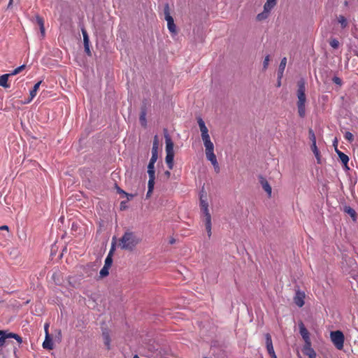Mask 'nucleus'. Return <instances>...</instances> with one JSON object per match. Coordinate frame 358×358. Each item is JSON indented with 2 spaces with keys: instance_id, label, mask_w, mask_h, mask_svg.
<instances>
[{
  "instance_id": "1",
  "label": "nucleus",
  "mask_w": 358,
  "mask_h": 358,
  "mask_svg": "<svg viewBox=\"0 0 358 358\" xmlns=\"http://www.w3.org/2000/svg\"><path fill=\"white\" fill-rule=\"evenodd\" d=\"M140 241V238L136 236L135 233L127 231L119 240V247L122 250L133 251Z\"/></svg>"
},
{
  "instance_id": "2",
  "label": "nucleus",
  "mask_w": 358,
  "mask_h": 358,
  "mask_svg": "<svg viewBox=\"0 0 358 358\" xmlns=\"http://www.w3.org/2000/svg\"><path fill=\"white\" fill-rule=\"evenodd\" d=\"M298 90H297V108L298 113L300 117L303 118L306 116V83L303 79H301L298 83Z\"/></svg>"
},
{
  "instance_id": "3",
  "label": "nucleus",
  "mask_w": 358,
  "mask_h": 358,
  "mask_svg": "<svg viewBox=\"0 0 358 358\" xmlns=\"http://www.w3.org/2000/svg\"><path fill=\"white\" fill-rule=\"evenodd\" d=\"M164 138L166 143V157L165 161L168 168L171 170L173 168V159H174V150H173V142L171 140L169 134L167 132V129H164Z\"/></svg>"
},
{
  "instance_id": "4",
  "label": "nucleus",
  "mask_w": 358,
  "mask_h": 358,
  "mask_svg": "<svg viewBox=\"0 0 358 358\" xmlns=\"http://www.w3.org/2000/svg\"><path fill=\"white\" fill-rule=\"evenodd\" d=\"M14 338L19 344L22 343V338L17 334L8 331L0 330V347H3L8 339Z\"/></svg>"
},
{
  "instance_id": "5",
  "label": "nucleus",
  "mask_w": 358,
  "mask_h": 358,
  "mask_svg": "<svg viewBox=\"0 0 358 358\" xmlns=\"http://www.w3.org/2000/svg\"><path fill=\"white\" fill-rule=\"evenodd\" d=\"M197 123L200 129L201 139L203 142V145L212 143L210 135L208 134V129L206 126V124L201 117H197Z\"/></svg>"
},
{
  "instance_id": "6",
  "label": "nucleus",
  "mask_w": 358,
  "mask_h": 358,
  "mask_svg": "<svg viewBox=\"0 0 358 358\" xmlns=\"http://www.w3.org/2000/svg\"><path fill=\"white\" fill-rule=\"evenodd\" d=\"M330 337L332 343L338 350L343 348L344 335L341 331L337 330L330 333Z\"/></svg>"
},
{
  "instance_id": "7",
  "label": "nucleus",
  "mask_w": 358,
  "mask_h": 358,
  "mask_svg": "<svg viewBox=\"0 0 358 358\" xmlns=\"http://www.w3.org/2000/svg\"><path fill=\"white\" fill-rule=\"evenodd\" d=\"M164 12L165 20L167 22L168 29L171 34H176V24H174L173 17L170 15L169 6L168 3H166L164 6Z\"/></svg>"
},
{
  "instance_id": "8",
  "label": "nucleus",
  "mask_w": 358,
  "mask_h": 358,
  "mask_svg": "<svg viewBox=\"0 0 358 358\" xmlns=\"http://www.w3.org/2000/svg\"><path fill=\"white\" fill-rule=\"evenodd\" d=\"M206 150V156L208 161L211 163L217 161L216 155L214 153V144L213 143L204 145Z\"/></svg>"
},
{
  "instance_id": "9",
  "label": "nucleus",
  "mask_w": 358,
  "mask_h": 358,
  "mask_svg": "<svg viewBox=\"0 0 358 358\" xmlns=\"http://www.w3.org/2000/svg\"><path fill=\"white\" fill-rule=\"evenodd\" d=\"M265 339H266V349H267V352H268V355L272 358H277L276 355L274 351V349H273L272 339H271V336L270 334L267 333L265 334Z\"/></svg>"
},
{
  "instance_id": "10",
  "label": "nucleus",
  "mask_w": 358,
  "mask_h": 358,
  "mask_svg": "<svg viewBox=\"0 0 358 358\" xmlns=\"http://www.w3.org/2000/svg\"><path fill=\"white\" fill-rule=\"evenodd\" d=\"M303 352L309 358H316V352L311 347V342L306 343L303 348Z\"/></svg>"
},
{
  "instance_id": "11",
  "label": "nucleus",
  "mask_w": 358,
  "mask_h": 358,
  "mask_svg": "<svg viewBox=\"0 0 358 358\" xmlns=\"http://www.w3.org/2000/svg\"><path fill=\"white\" fill-rule=\"evenodd\" d=\"M299 333L306 343L310 342L309 332L302 322L299 324Z\"/></svg>"
},
{
  "instance_id": "12",
  "label": "nucleus",
  "mask_w": 358,
  "mask_h": 358,
  "mask_svg": "<svg viewBox=\"0 0 358 358\" xmlns=\"http://www.w3.org/2000/svg\"><path fill=\"white\" fill-rule=\"evenodd\" d=\"M304 299H305V294L303 292H296L294 297V301L295 304L299 307H302L304 305Z\"/></svg>"
},
{
  "instance_id": "13",
  "label": "nucleus",
  "mask_w": 358,
  "mask_h": 358,
  "mask_svg": "<svg viewBox=\"0 0 358 358\" xmlns=\"http://www.w3.org/2000/svg\"><path fill=\"white\" fill-rule=\"evenodd\" d=\"M259 182L263 187V189L265 190V192L268 194V196L270 197L271 196L272 189L271 185H269L267 180L264 178L263 176H259Z\"/></svg>"
},
{
  "instance_id": "14",
  "label": "nucleus",
  "mask_w": 358,
  "mask_h": 358,
  "mask_svg": "<svg viewBox=\"0 0 358 358\" xmlns=\"http://www.w3.org/2000/svg\"><path fill=\"white\" fill-rule=\"evenodd\" d=\"M158 147H159V141L158 137L157 135L154 137V141L152 143V157L150 159H154L155 160H157L158 158Z\"/></svg>"
},
{
  "instance_id": "15",
  "label": "nucleus",
  "mask_w": 358,
  "mask_h": 358,
  "mask_svg": "<svg viewBox=\"0 0 358 358\" xmlns=\"http://www.w3.org/2000/svg\"><path fill=\"white\" fill-rule=\"evenodd\" d=\"M53 347L54 346H53L52 340L49 333L46 332L45 338L43 343V348L44 349H47V350H52V349H53Z\"/></svg>"
},
{
  "instance_id": "16",
  "label": "nucleus",
  "mask_w": 358,
  "mask_h": 358,
  "mask_svg": "<svg viewBox=\"0 0 358 358\" xmlns=\"http://www.w3.org/2000/svg\"><path fill=\"white\" fill-rule=\"evenodd\" d=\"M336 152L337 153V155H338L340 160L341 161V162L348 169H349L348 167V163L349 162L348 156L347 155H345V153L342 152L341 151H340L339 150H338L337 148H336Z\"/></svg>"
},
{
  "instance_id": "17",
  "label": "nucleus",
  "mask_w": 358,
  "mask_h": 358,
  "mask_svg": "<svg viewBox=\"0 0 358 358\" xmlns=\"http://www.w3.org/2000/svg\"><path fill=\"white\" fill-rule=\"evenodd\" d=\"M36 22L39 26L41 37L44 38L45 32L43 19L41 16L37 15H36Z\"/></svg>"
},
{
  "instance_id": "18",
  "label": "nucleus",
  "mask_w": 358,
  "mask_h": 358,
  "mask_svg": "<svg viewBox=\"0 0 358 358\" xmlns=\"http://www.w3.org/2000/svg\"><path fill=\"white\" fill-rule=\"evenodd\" d=\"M286 64H287V58L283 57L281 59V62H280V66L278 68V76L279 80H280L281 78L282 77L283 72H284L285 66H286Z\"/></svg>"
},
{
  "instance_id": "19",
  "label": "nucleus",
  "mask_w": 358,
  "mask_h": 358,
  "mask_svg": "<svg viewBox=\"0 0 358 358\" xmlns=\"http://www.w3.org/2000/svg\"><path fill=\"white\" fill-rule=\"evenodd\" d=\"M343 211L345 213L348 214L354 221L356 220L357 213L352 208H351L350 206H345L343 207Z\"/></svg>"
},
{
  "instance_id": "20",
  "label": "nucleus",
  "mask_w": 358,
  "mask_h": 358,
  "mask_svg": "<svg viewBox=\"0 0 358 358\" xmlns=\"http://www.w3.org/2000/svg\"><path fill=\"white\" fill-rule=\"evenodd\" d=\"M10 76V73L3 74L0 76V86L8 88L9 85H8V77Z\"/></svg>"
},
{
  "instance_id": "21",
  "label": "nucleus",
  "mask_w": 358,
  "mask_h": 358,
  "mask_svg": "<svg viewBox=\"0 0 358 358\" xmlns=\"http://www.w3.org/2000/svg\"><path fill=\"white\" fill-rule=\"evenodd\" d=\"M311 150H312L313 152L314 153V155L317 159V164H321V156H320V151L317 147V145H315V144L311 145Z\"/></svg>"
},
{
  "instance_id": "22",
  "label": "nucleus",
  "mask_w": 358,
  "mask_h": 358,
  "mask_svg": "<svg viewBox=\"0 0 358 358\" xmlns=\"http://www.w3.org/2000/svg\"><path fill=\"white\" fill-rule=\"evenodd\" d=\"M41 84V81H39L34 85L33 89L30 91V99L28 102L31 101L36 96Z\"/></svg>"
},
{
  "instance_id": "23",
  "label": "nucleus",
  "mask_w": 358,
  "mask_h": 358,
  "mask_svg": "<svg viewBox=\"0 0 358 358\" xmlns=\"http://www.w3.org/2000/svg\"><path fill=\"white\" fill-rule=\"evenodd\" d=\"M270 12V10H265V8H264V10L257 15V20L258 21H262L264 20L267 19L269 16Z\"/></svg>"
},
{
  "instance_id": "24",
  "label": "nucleus",
  "mask_w": 358,
  "mask_h": 358,
  "mask_svg": "<svg viewBox=\"0 0 358 358\" xmlns=\"http://www.w3.org/2000/svg\"><path fill=\"white\" fill-rule=\"evenodd\" d=\"M276 1L277 0H266V2L264 6V8H265V10H268L271 11L276 5Z\"/></svg>"
},
{
  "instance_id": "25",
  "label": "nucleus",
  "mask_w": 358,
  "mask_h": 358,
  "mask_svg": "<svg viewBox=\"0 0 358 358\" xmlns=\"http://www.w3.org/2000/svg\"><path fill=\"white\" fill-rule=\"evenodd\" d=\"M337 20L338 23L341 24V28L345 29L348 27V20L343 15H339L337 17Z\"/></svg>"
},
{
  "instance_id": "26",
  "label": "nucleus",
  "mask_w": 358,
  "mask_h": 358,
  "mask_svg": "<svg viewBox=\"0 0 358 358\" xmlns=\"http://www.w3.org/2000/svg\"><path fill=\"white\" fill-rule=\"evenodd\" d=\"M201 212L204 216V222H211V215L209 213L208 208L202 209Z\"/></svg>"
},
{
  "instance_id": "27",
  "label": "nucleus",
  "mask_w": 358,
  "mask_h": 358,
  "mask_svg": "<svg viewBox=\"0 0 358 358\" xmlns=\"http://www.w3.org/2000/svg\"><path fill=\"white\" fill-rule=\"evenodd\" d=\"M148 176H149L148 182H151V183H155V170H151V169H148Z\"/></svg>"
},
{
  "instance_id": "28",
  "label": "nucleus",
  "mask_w": 358,
  "mask_h": 358,
  "mask_svg": "<svg viewBox=\"0 0 358 358\" xmlns=\"http://www.w3.org/2000/svg\"><path fill=\"white\" fill-rule=\"evenodd\" d=\"M82 34L83 36L84 46H87V45H90V39H89V36H88V34H87L86 30L83 29Z\"/></svg>"
},
{
  "instance_id": "29",
  "label": "nucleus",
  "mask_w": 358,
  "mask_h": 358,
  "mask_svg": "<svg viewBox=\"0 0 358 358\" xmlns=\"http://www.w3.org/2000/svg\"><path fill=\"white\" fill-rule=\"evenodd\" d=\"M112 256L113 255H110V254H108L106 259H105V262H104V266H106V267H108V268H110L111 265H112V263H113V258H112Z\"/></svg>"
},
{
  "instance_id": "30",
  "label": "nucleus",
  "mask_w": 358,
  "mask_h": 358,
  "mask_svg": "<svg viewBox=\"0 0 358 358\" xmlns=\"http://www.w3.org/2000/svg\"><path fill=\"white\" fill-rule=\"evenodd\" d=\"M309 138L312 142L311 145H316V137L314 133V131L312 129H309L308 130Z\"/></svg>"
},
{
  "instance_id": "31",
  "label": "nucleus",
  "mask_w": 358,
  "mask_h": 358,
  "mask_svg": "<svg viewBox=\"0 0 358 358\" xmlns=\"http://www.w3.org/2000/svg\"><path fill=\"white\" fill-rule=\"evenodd\" d=\"M109 268H108V267L103 266V268L101 269V271L99 272L100 276L101 278H104V277L108 275V274H109Z\"/></svg>"
},
{
  "instance_id": "32",
  "label": "nucleus",
  "mask_w": 358,
  "mask_h": 358,
  "mask_svg": "<svg viewBox=\"0 0 358 358\" xmlns=\"http://www.w3.org/2000/svg\"><path fill=\"white\" fill-rule=\"evenodd\" d=\"M205 226H206V231L208 234V238H210L212 234V231H211L212 223H211V222H206Z\"/></svg>"
},
{
  "instance_id": "33",
  "label": "nucleus",
  "mask_w": 358,
  "mask_h": 358,
  "mask_svg": "<svg viewBox=\"0 0 358 358\" xmlns=\"http://www.w3.org/2000/svg\"><path fill=\"white\" fill-rule=\"evenodd\" d=\"M24 68H25V65L22 64V65L18 66L17 68H16L15 69H14L10 74V76L17 75V73H20L22 70H24Z\"/></svg>"
},
{
  "instance_id": "34",
  "label": "nucleus",
  "mask_w": 358,
  "mask_h": 358,
  "mask_svg": "<svg viewBox=\"0 0 358 358\" xmlns=\"http://www.w3.org/2000/svg\"><path fill=\"white\" fill-rule=\"evenodd\" d=\"M155 183L148 182V192L146 194V197L148 198L150 196L151 194L152 193V191L154 189Z\"/></svg>"
},
{
  "instance_id": "35",
  "label": "nucleus",
  "mask_w": 358,
  "mask_h": 358,
  "mask_svg": "<svg viewBox=\"0 0 358 358\" xmlns=\"http://www.w3.org/2000/svg\"><path fill=\"white\" fill-rule=\"evenodd\" d=\"M329 45L334 49H337L339 47V41L336 38H332L329 41Z\"/></svg>"
},
{
  "instance_id": "36",
  "label": "nucleus",
  "mask_w": 358,
  "mask_h": 358,
  "mask_svg": "<svg viewBox=\"0 0 358 358\" xmlns=\"http://www.w3.org/2000/svg\"><path fill=\"white\" fill-rule=\"evenodd\" d=\"M146 113L145 111H142L140 115V121L143 126H146L147 121H146Z\"/></svg>"
},
{
  "instance_id": "37",
  "label": "nucleus",
  "mask_w": 358,
  "mask_h": 358,
  "mask_svg": "<svg viewBox=\"0 0 358 358\" xmlns=\"http://www.w3.org/2000/svg\"><path fill=\"white\" fill-rule=\"evenodd\" d=\"M344 137L349 142H352L354 140L353 134L350 131H346L344 134Z\"/></svg>"
},
{
  "instance_id": "38",
  "label": "nucleus",
  "mask_w": 358,
  "mask_h": 358,
  "mask_svg": "<svg viewBox=\"0 0 358 358\" xmlns=\"http://www.w3.org/2000/svg\"><path fill=\"white\" fill-rule=\"evenodd\" d=\"M269 60H270V56L266 55L263 62V69L264 70H266L268 68Z\"/></svg>"
},
{
  "instance_id": "39",
  "label": "nucleus",
  "mask_w": 358,
  "mask_h": 358,
  "mask_svg": "<svg viewBox=\"0 0 358 358\" xmlns=\"http://www.w3.org/2000/svg\"><path fill=\"white\" fill-rule=\"evenodd\" d=\"M200 207L201 210L208 208V202L202 198L200 199Z\"/></svg>"
},
{
  "instance_id": "40",
  "label": "nucleus",
  "mask_w": 358,
  "mask_h": 358,
  "mask_svg": "<svg viewBox=\"0 0 358 358\" xmlns=\"http://www.w3.org/2000/svg\"><path fill=\"white\" fill-rule=\"evenodd\" d=\"M157 162L155 159H150L148 165V169L155 170V164Z\"/></svg>"
},
{
  "instance_id": "41",
  "label": "nucleus",
  "mask_w": 358,
  "mask_h": 358,
  "mask_svg": "<svg viewBox=\"0 0 358 358\" xmlns=\"http://www.w3.org/2000/svg\"><path fill=\"white\" fill-rule=\"evenodd\" d=\"M103 338H104V343L106 345L108 346V348H109L110 346V337L108 334H103Z\"/></svg>"
},
{
  "instance_id": "42",
  "label": "nucleus",
  "mask_w": 358,
  "mask_h": 358,
  "mask_svg": "<svg viewBox=\"0 0 358 358\" xmlns=\"http://www.w3.org/2000/svg\"><path fill=\"white\" fill-rule=\"evenodd\" d=\"M212 165L213 166V168L215 169V171L216 173H219L220 172V166H219V164L217 162V160L216 162H213L211 163Z\"/></svg>"
},
{
  "instance_id": "43",
  "label": "nucleus",
  "mask_w": 358,
  "mask_h": 358,
  "mask_svg": "<svg viewBox=\"0 0 358 358\" xmlns=\"http://www.w3.org/2000/svg\"><path fill=\"white\" fill-rule=\"evenodd\" d=\"M212 165L213 166V168L215 169V171L216 173H219L220 172V166H219V164L217 162V160L216 162H213L211 163Z\"/></svg>"
},
{
  "instance_id": "44",
  "label": "nucleus",
  "mask_w": 358,
  "mask_h": 358,
  "mask_svg": "<svg viewBox=\"0 0 358 358\" xmlns=\"http://www.w3.org/2000/svg\"><path fill=\"white\" fill-rule=\"evenodd\" d=\"M115 238H113L112 243H111V248H110L108 254H110V255H113V253L115 250Z\"/></svg>"
},
{
  "instance_id": "45",
  "label": "nucleus",
  "mask_w": 358,
  "mask_h": 358,
  "mask_svg": "<svg viewBox=\"0 0 358 358\" xmlns=\"http://www.w3.org/2000/svg\"><path fill=\"white\" fill-rule=\"evenodd\" d=\"M333 82L336 83V85H342V80L340 78L337 76H334L332 79Z\"/></svg>"
},
{
  "instance_id": "46",
  "label": "nucleus",
  "mask_w": 358,
  "mask_h": 358,
  "mask_svg": "<svg viewBox=\"0 0 358 358\" xmlns=\"http://www.w3.org/2000/svg\"><path fill=\"white\" fill-rule=\"evenodd\" d=\"M85 52L90 56L91 55V51L90 50V45H87V46H84Z\"/></svg>"
},
{
  "instance_id": "47",
  "label": "nucleus",
  "mask_w": 358,
  "mask_h": 358,
  "mask_svg": "<svg viewBox=\"0 0 358 358\" xmlns=\"http://www.w3.org/2000/svg\"><path fill=\"white\" fill-rule=\"evenodd\" d=\"M125 196H127V199H128V200H129V199H132V198L134 196V194H128V193H127V192H126V194H125Z\"/></svg>"
},
{
  "instance_id": "48",
  "label": "nucleus",
  "mask_w": 358,
  "mask_h": 358,
  "mask_svg": "<svg viewBox=\"0 0 358 358\" xmlns=\"http://www.w3.org/2000/svg\"><path fill=\"white\" fill-rule=\"evenodd\" d=\"M8 227L7 225H3L1 227H0V230H8Z\"/></svg>"
},
{
  "instance_id": "49",
  "label": "nucleus",
  "mask_w": 358,
  "mask_h": 358,
  "mask_svg": "<svg viewBox=\"0 0 358 358\" xmlns=\"http://www.w3.org/2000/svg\"><path fill=\"white\" fill-rule=\"evenodd\" d=\"M117 192H118L119 193H120V194H124V195H125V194H126V192H125L124 190L121 189H120V188H119V187L117 188Z\"/></svg>"
},
{
  "instance_id": "50",
  "label": "nucleus",
  "mask_w": 358,
  "mask_h": 358,
  "mask_svg": "<svg viewBox=\"0 0 358 358\" xmlns=\"http://www.w3.org/2000/svg\"><path fill=\"white\" fill-rule=\"evenodd\" d=\"M48 327H49V324H45V326H44V329H45V333L48 332Z\"/></svg>"
},
{
  "instance_id": "51",
  "label": "nucleus",
  "mask_w": 358,
  "mask_h": 358,
  "mask_svg": "<svg viewBox=\"0 0 358 358\" xmlns=\"http://www.w3.org/2000/svg\"><path fill=\"white\" fill-rule=\"evenodd\" d=\"M13 0H10L8 4V8L10 7L13 4Z\"/></svg>"
},
{
  "instance_id": "52",
  "label": "nucleus",
  "mask_w": 358,
  "mask_h": 358,
  "mask_svg": "<svg viewBox=\"0 0 358 358\" xmlns=\"http://www.w3.org/2000/svg\"><path fill=\"white\" fill-rule=\"evenodd\" d=\"M165 175H166L167 177H169V176H170V175H171L170 171H166L165 172Z\"/></svg>"
},
{
  "instance_id": "53",
  "label": "nucleus",
  "mask_w": 358,
  "mask_h": 358,
  "mask_svg": "<svg viewBox=\"0 0 358 358\" xmlns=\"http://www.w3.org/2000/svg\"><path fill=\"white\" fill-rule=\"evenodd\" d=\"M174 242H175V240H174V239H172V240H171V241H170V243H171V244L174 243Z\"/></svg>"
},
{
  "instance_id": "54",
  "label": "nucleus",
  "mask_w": 358,
  "mask_h": 358,
  "mask_svg": "<svg viewBox=\"0 0 358 358\" xmlns=\"http://www.w3.org/2000/svg\"><path fill=\"white\" fill-rule=\"evenodd\" d=\"M280 85V82L279 81V82L278 83V86L279 87Z\"/></svg>"
},
{
  "instance_id": "55",
  "label": "nucleus",
  "mask_w": 358,
  "mask_h": 358,
  "mask_svg": "<svg viewBox=\"0 0 358 358\" xmlns=\"http://www.w3.org/2000/svg\"><path fill=\"white\" fill-rule=\"evenodd\" d=\"M345 5H348V1H345Z\"/></svg>"
},
{
  "instance_id": "56",
  "label": "nucleus",
  "mask_w": 358,
  "mask_h": 358,
  "mask_svg": "<svg viewBox=\"0 0 358 358\" xmlns=\"http://www.w3.org/2000/svg\"><path fill=\"white\" fill-rule=\"evenodd\" d=\"M203 358H207V357H203Z\"/></svg>"
}]
</instances>
